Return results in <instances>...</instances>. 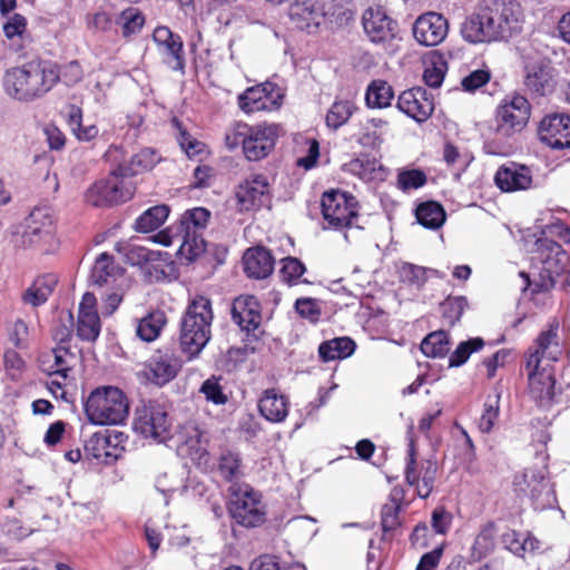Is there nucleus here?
I'll return each instance as SVG.
<instances>
[{"label":"nucleus","mask_w":570,"mask_h":570,"mask_svg":"<svg viewBox=\"0 0 570 570\" xmlns=\"http://www.w3.org/2000/svg\"><path fill=\"white\" fill-rule=\"evenodd\" d=\"M550 237H558L563 243H570V228L562 222L547 225L540 236L537 233L524 237L527 250L532 254V273L521 276L525 278L528 286H533L534 292L548 291L556 284V278L567 271L569 256L561 245Z\"/></svg>","instance_id":"1"},{"label":"nucleus","mask_w":570,"mask_h":570,"mask_svg":"<svg viewBox=\"0 0 570 570\" xmlns=\"http://www.w3.org/2000/svg\"><path fill=\"white\" fill-rule=\"evenodd\" d=\"M522 10L513 0H487L461 24L462 38L472 45L508 40L520 30Z\"/></svg>","instance_id":"2"},{"label":"nucleus","mask_w":570,"mask_h":570,"mask_svg":"<svg viewBox=\"0 0 570 570\" xmlns=\"http://www.w3.org/2000/svg\"><path fill=\"white\" fill-rule=\"evenodd\" d=\"M60 80V70L51 61L33 60L6 71L4 92L22 102L42 98Z\"/></svg>","instance_id":"3"},{"label":"nucleus","mask_w":570,"mask_h":570,"mask_svg":"<svg viewBox=\"0 0 570 570\" xmlns=\"http://www.w3.org/2000/svg\"><path fill=\"white\" fill-rule=\"evenodd\" d=\"M212 303L205 296H196L188 305L180 323L179 342L184 353L197 356L212 336Z\"/></svg>","instance_id":"4"},{"label":"nucleus","mask_w":570,"mask_h":570,"mask_svg":"<svg viewBox=\"0 0 570 570\" xmlns=\"http://www.w3.org/2000/svg\"><path fill=\"white\" fill-rule=\"evenodd\" d=\"M88 421L95 425H119L129 414V401L116 386H99L90 392L85 403Z\"/></svg>","instance_id":"5"},{"label":"nucleus","mask_w":570,"mask_h":570,"mask_svg":"<svg viewBox=\"0 0 570 570\" xmlns=\"http://www.w3.org/2000/svg\"><path fill=\"white\" fill-rule=\"evenodd\" d=\"M209 217L210 212L204 207L189 209L181 216L176 235L169 240L161 239L159 242L166 246L178 243V255L193 262L205 250L203 230L206 228Z\"/></svg>","instance_id":"6"},{"label":"nucleus","mask_w":570,"mask_h":570,"mask_svg":"<svg viewBox=\"0 0 570 570\" xmlns=\"http://www.w3.org/2000/svg\"><path fill=\"white\" fill-rule=\"evenodd\" d=\"M55 210L47 205L36 206L24 220L23 230L14 238L17 246L46 247L48 250L56 245Z\"/></svg>","instance_id":"7"},{"label":"nucleus","mask_w":570,"mask_h":570,"mask_svg":"<svg viewBox=\"0 0 570 570\" xmlns=\"http://www.w3.org/2000/svg\"><path fill=\"white\" fill-rule=\"evenodd\" d=\"M229 513L240 525L255 528L264 523L266 507L262 494L249 484L234 483L230 485Z\"/></svg>","instance_id":"8"},{"label":"nucleus","mask_w":570,"mask_h":570,"mask_svg":"<svg viewBox=\"0 0 570 570\" xmlns=\"http://www.w3.org/2000/svg\"><path fill=\"white\" fill-rule=\"evenodd\" d=\"M135 187L115 169L104 179L94 183L86 191L85 199L95 207L112 206L125 203L134 195Z\"/></svg>","instance_id":"9"},{"label":"nucleus","mask_w":570,"mask_h":570,"mask_svg":"<svg viewBox=\"0 0 570 570\" xmlns=\"http://www.w3.org/2000/svg\"><path fill=\"white\" fill-rule=\"evenodd\" d=\"M530 114L531 106L525 97L517 94L507 96L497 108V134L509 138L521 132L529 121Z\"/></svg>","instance_id":"10"},{"label":"nucleus","mask_w":570,"mask_h":570,"mask_svg":"<svg viewBox=\"0 0 570 570\" xmlns=\"http://www.w3.org/2000/svg\"><path fill=\"white\" fill-rule=\"evenodd\" d=\"M321 209L325 228L344 229L354 226L357 218V203L346 193L332 190L323 194Z\"/></svg>","instance_id":"11"},{"label":"nucleus","mask_w":570,"mask_h":570,"mask_svg":"<svg viewBox=\"0 0 570 570\" xmlns=\"http://www.w3.org/2000/svg\"><path fill=\"white\" fill-rule=\"evenodd\" d=\"M170 426L168 413L161 405L149 402L136 409L132 428L144 439L163 443L170 435Z\"/></svg>","instance_id":"12"},{"label":"nucleus","mask_w":570,"mask_h":570,"mask_svg":"<svg viewBox=\"0 0 570 570\" xmlns=\"http://www.w3.org/2000/svg\"><path fill=\"white\" fill-rule=\"evenodd\" d=\"M513 485L519 494L531 500L537 510L552 508L556 503L554 492L542 469H525L514 476Z\"/></svg>","instance_id":"13"},{"label":"nucleus","mask_w":570,"mask_h":570,"mask_svg":"<svg viewBox=\"0 0 570 570\" xmlns=\"http://www.w3.org/2000/svg\"><path fill=\"white\" fill-rule=\"evenodd\" d=\"M362 26L368 40L375 45L391 46L399 33L397 22L381 4H371L362 14Z\"/></svg>","instance_id":"14"},{"label":"nucleus","mask_w":570,"mask_h":570,"mask_svg":"<svg viewBox=\"0 0 570 570\" xmlns=\"http://www.w3.org/2000/svg\"><path fill=\"white\" fill-rule=\"evenodd\" d=\"M284 91L276 83L265 81L247 88L238 96V106L245 114L275 111L283 105Z\"/></svg>","instance_id":"15"},{"label":"nucleus","mask_w":570,"mask_h":570,"mask_svg":"<svg viewBox=\"0 0 570 570\" xmlns=\"http://www.w3.org/2000/svg\"><path fill=\"white\" fill-rule=\"evenodd\" d=\"M436 464L431 460L416 461V451L414 439L409 438V450L405 466V480L415 488L417 495L422 499L428 498L434 487L436 475Z\"/></svg>","instance_id":"16"},{"label":"nucleus","mask_w":570,"mask_h":570,"mask_svg":"<svg viewBox=\"0 0 570 570\" xmlns=\"http://www.w3.org/2000/svg\"><path fill=\"white\" fill-rule=\"evenodd\" d=\"M236 199L239 210L249 212L259 209L269 204V184L265 175L252 174L236 188Z\"/></svg>","instance_id":"17"},{"label":"nucleus","mask_w":570,"mask_h":570,"mask_svg":"<svg viewBox=\"0 0 570 570\" xmlns=\"http://www.w3.org/2000/svg\"><path fill=\"white\" fill-rule=\"evenodd\" d=\"M177 452L180 456L189 458L198 466L209 465L207 440L204 433L193 423H188L176 435Z\"/></svg>","instance_id":"18"},{"label":"nucleus","mask_w":570,"mask_h":570,"mask_svg":"<svg viewBox=\"0 0 570 570\" xmlns=\"http://www.w3.org/2000/svg\"><path fill=\"white\" fill-rule=\"evenodd\" d=\"M281 127L276 124H258L250 126L247 135L244 155L250 161H257L274 149L279 137Z\"/></svg>","instance_id":"19"},{"label":"nucleus","mask_w":570,"mask_h":570,"mask_svg":"<svg viewBox=\"0 0 570 570\" xmlns=\"http://www.w3.org/2000/svg\"><path fill=\"white\" fill-rule=\"evenodd\" d=\"M538 135L541 142L552 149L570 147V116L566 114H551L542 118Z\"/></svg>","instance_id":"20"},{"label":"nucleus","mask_w":570,"mask_h":570,"mask_svg":"<svg viewBox=\"0 0 570 570\" xmlns=\"http://www.w3.org/2000/svg\"><path fill=\"white\" fill-rule=\"evenodd\" d=\"M448 20L438 12L429 11L419 16L413 24L415 40L426 47L441 43L448 36Z\"/></svg>","instance_id":"21"},{"label":"nucleus","mask_w":570,"mask_h":570,"mask_svg":"<svg viewBox=\"0 0 570 570\" xmlns=\"http://www.w3.org/2000/svg\"><path fill=\"white\" fill-rule=\"evenodd\" d=\"M397 109L416 122H424L434 110L433 97L422 87L403 91L396 104Z\"/></svg>","instance_id":"22"},{"label":"nucleus","mask_w":570,"mask_h":570,"mask_svg":"<svg viewBox=\"0 0 570 570\" xmlns=\"http://www.w3.org/2000/svg\"><path fill=\"white\" fill-rule=\"evenodd\" d=\"M494 183L507 193L527 190L533 186V174L530 167L511 161L498 168Z\"/></svg>","instance_id":"23"},{"label":"nucleus","mask_w":570,"mask_h":570,"mask_svg":"<svg viewBox=\"0 0 570 570\" xmlns=\"http://www.w3.org/2000/svg\"><path fill=\"white\" fill-rule=\"evenodd\" d=\"M323 0H295L288 9V17L296 29L312 32L324 19Z\"/></svg>","instance_id":"24"},{"label":"nucleus","mask_w":570,"mask_h":570,"mask_svg":"<svg viewBox=\"0 0 570 570\" xmlns=\"http://www.w3.org/2000/svg\"><path fill=\"white\" fill-rule=\"evenodd\" d=\"M153 39L173 70L183 71L185 68L184 46L181 38L171 32L168 27L159 26L154 30Z\"/></svg>","instance_id":"25"},{"label":"nucleus","mask_w":570,"mask_h":570,"mask_svg":"<svg viewBox=\"0 0 570 570\" xmlns=\"http://www.w3.org/2000/svg\"><path fill=\"white\" fill-rule=\"evenodd\" d=\"M96 306V296L85 293L79 304L77 323V334L83 341L94 342L99 336L101 325Z\"/></svg>","instance_id":"26"},{"label":"nucleus","mask_w":570,"mask_h":570,"mask_svg":"<svg viewBox=\"0 0 570 570\" xmlns=\"http://www.w3.org/2000/svg\"><path fill=\"white\" fill-rule=\"evenodd\" d=\"M233 321L244 331L254 332L262 321L261 306L253 295H242L234 299L232 306Z\"/></svg>","instance_id":"27"},{"label":"nucleus","mask_w":570,"mask_h":570,"mask_svg":"<svg viewBox=\"0 0 570 570\" xmlns=\"http://www.w3.org/2000/svg\"><path fill=\"white\" fill-rule=\"evenodd\" d=\"M558 323H551L547 331H543L538 340L535 351L529 356L528 366L541 367L544 358L548 361H557L562 348L558 338Z\"/></svg>","instance_id":"28"},{"label":"nucleus","mask_w":570,"mask_h":570,"mask_svg":"<svg viewBox=\"0 0 570 570\" xmlns=\"http://www.w3.org/2000/svg\"><path fill=\"white\" fill-rule=\"evenodd\" d=\"M289 401L276 389H267L258 400L261 415L272 423H281L288 415Z\"/></svg>","instance_id":"29"},{"label":"nucleus","mask_w":570,"mask_h":570,"mask_svg":"<svg viewBox=\"0 0 570 570\" xmlns=\"http://www.w3.org/2000/svg\"><path fill=\"white\" fill-rule=\"evenodd\" d=\"M275 259L265 247L248 248L243 256L244 271L248 277L263 279L274 269Z\"/></svg>","instance_id":"30"},{"label":"nucleus","mask_w":570,"mask_h":570,"mask_svg":"<svg viewBox=\"0 0 570 570\" xmlns=\"http://www.w3.org/2000/svg\"><path fill=\"white\" fill-rule=\"evenodd\" d=\"M344 170L358 177L365 183L383 181L386 178V170L375 158L358 157L344 165Z\"/></svg>","instance_id":"31"},{"label":"nucleus","mask_w":570,"mask_h":570,"mask_svg":"<svg viewBox=\"0 0 570 570\" xmlns=\"http://www.w3.org/2000/svg\"><path fill=\"white\" fill-rule=\"evenodd\" d=\"M532 370L529 373V389L533 399L538 400L541 404L549 403L554 395V379L551 371L546 367L530 366Z\"/></svg>","instance_id":"32"},{"label":"nucleus","mask_w":570,"mask_h":570,"mask_svg":"<svg viewBox=\"0 0 570 570\" xmlns=\"http://www.w3.org/2000/svg\"><path fill=\"white\" fill-rule=\"evenodd\" d=\"M160 160L161 157L155 149L142 148L132 155L127 164L119 165L117 169L126 178L151 170Z\"/></svg>","instance_id":"33"},{"label":"nucleus","mask_w":570,"mask_h":570,"mask_svg":"<svg viewBox=\"0 0 570 570\" xmlns=\"http://www.w3.org/2000/svg\"><path fill=\"white\" fill-rule=\"evenodd\" d=\"M355 342L347 337H335L318 346V355L323 362H332L350 357L355 351Z\"/></svg>","instance_id":"34"},{"label":"nucleus","mask_w":570,"mask_h":570,"mask_svg":"<svg viewBox=\"0 0 570 570\" xmlns=\"http://www.w3.org/2000/svg\"><path fill=\"white\" fill-rule=\"evenodd\" d=\"M502 543L518 557H524L527 553H534L540 549V541L531 533H520L509 530L502 534Z\"/></svg>","instance_id":"35"},{"label":"nucleus","mask_w":570,"mask_h":570,"mask_svg":"<svg viewBox=\"0 0 570 570\" xmlns=\"http://www.w3.org/2000/svg\"><path fill=\"white\" fill-rule=\"evenodd\" d=\"M550 79V67L547 62L535 61L525 67L524 83L531 91L543 95Z\"/></svg>","instance_id":"36"},{"label":"nucleus","mask_w":570,"mask_h":570,"mask_svg":"<svg viewBox=\"0 0 570 570\" xmlns=\"http://www.w3.org/2000/svg\"><path fill=\"white\" fill-rule=\"evenodd\" d=\"M423 79L431 88H438L442 85L448 71L446 58L439 51H433L425 60Z\"/></svg>","instance_id":"37"},{"label":"nucleus","mask_w":570,"mask_h":570,"mask_svg":"<svg viewBox=\"0 0 570 570\" xmlns=\"http://www.w3.org/2000/svg\"><path fill=\"white\" fill-rule=\"evenodd\" d=\"M126 441V436L121 432H110L107 434L95 435V443L98 446V452L94 455L97 459H117L120 451L124 450L122 443Z\"/></svg>","instance_id":"38"},{"label":"nucleus","mask_w":570,"mask_h":570,"mask_svg":"<svg viewBox=\"0 0 570 570\" xmlns=\"http://www.w3.org/2000/svg\"><path fill=\"white\" fill-rule=\"evenodd\" d=\"M166 322L164 312L154 311L139 321L136 328L137 336L145 342H153L159 336Z\"/></svg>","instance_id":"39"},{"label":"nucleus","mask_w":570,"mask_h":570,"mask_svg":"<svg viewBox=\"0 0 570 570\" xmlns=\"http://www.w3.org/2000/svg\"><path fill=\"white\" fill-rule=\"evenodd\" d=\"M68 126L79 141H91L99 132L95 124H83L82 111L76 105L68 108Z\"/></svg>","instance_id":"40"},{"label":"nucleus","mask_w":570,"mask_h":570,"mask_svg":"<svg viewBox=\"0 0 570 570\" xmlns=\"http://www.w3.org/2000/svg\"><path fill=\"white\" fill-rule=\"evenodd\" d=\"M417 222L429 229H438L445 222L444 208L435 202L422 203L415 210Z\"/></svg>","instance_id":"41"},{"label":"nucleus","mask_w":570,"mask_h":570,"mask_svg":"<svg viewBox=\"0 0 570 570\" xmlns=\"http://www.w3.org/2000/svg\"><path fill=\"white\" fill-rule=\"evenodd\" d=\"M178 367L177 361L167 355L155 357L149 364L150 379L163 385L176 376Z\"/></svg>","instance_id":"42"},{"label":"nucleus","mask_w":570,"mask_h":570,"mask_svg":"<svg viewBox=\"0 0 570 570\" xmlns=\"http://www.w3.org/2000/svg\"><path fill=\"white\" fill-rule=\"evenodd\" d=\"M394 97L392 87L384 80H373L365 94V101L368 108H385L391 105Z\"/></svg>","instance_id":"43"},{"label":"nucleus","mask_w":570,"mask_h":570,"mask_svg":"<svg viewBox=\"0 0 570 570\" xmlns=\"http://www.w3.org/2000/svg\"><path fill=\"white\" fill-rule=\"evenodd\" d=\"M117 249L122 254L126 262L132 266H141L146 263L156 262L160 256L159 252L151 250L136 243L119 245Z\"/></svg>","instance_id":"44"},{"label":"nucleus","mask_w":570,"mask_h":570,"mask_svg":"<svg viewBox=\"0 0 570 570\" xmlns=\"http://www.w3.org/2000/svg\"><path fill=\"white\" fill-rule=\"evenodd\" d=\"M495 535L497 530L494 523H485L478 533L471 548V558L479 561L491 553L495 546Z\"/></svg>","instance_id":"45"},{"label":"nucleus","mask_w":570,"mask_h":570,"mask_svg":"<svg viewBox=\"0 0 570 570\" xmlns=\"http://www.w3.org/2000/svg\"><path fill=\"white\" fill-rule=\"evenodd\" d=\"M169 215V208L166 205H158L142 213L135 223L136 230L149 233L159 228Z\"/></svg>","instance_id":"46"},{"label":"nucleus","mask_w":570,"mask_h":570,"mask_svg":"<svg viewBox=\"0 0 570 570\" xmlns=\"http://www.w3.org/2000/svg\"><path fill=\"white\" fill-rule=\"evenodd\" d=\"M443 159L445 164L451 168L454 178L459 180L461 175L472 163L473 156L466 150L460 151L452 144H446L443 150Z\"/></svg>","instance_id":"47"},{"label":"nucleus","mask_w":570,"mask_h":570,"mask_svg":"<svg viewBox=\"0 0 570 570\" xmlns=\"http://www.w3.org/2000/svg\"><path fill=\"white\" fill-rule=\"evenodd\" d=\"M56 281L53 277L38 278L32 283L23 295V302L31 306H39L47 302L48 297L53 291Z\"/></svg>","instance_id":"48"},{"label":"nucleus","mask_w":570,"mask_h":570,"mask_svg":"<svg viewBox=\"0 0 570 570\" xmlns=\"http://www.w3.org/2000/svg\"><path fill=\"white\" fill-rule=\"evenodd\" d=\"M402 495L397 490H393L389 501L383 505L381 512V524L384 532L392 531L400 524L399 512L401 509Z\"/></svg>","instance_id":"49"},{"label":"nucleus","mask_w":570,"mask_h":570,"mask_svg":"<svg viewBox=\"0 0 570 570\" xmlns=\"http://www.w3.org/2000/svg\"><path fill=\"white\" fill-rule=\"evenodd\" d=\"M449 350V336L444 331L430 333L421 343L422 353L429 357H442Z\"/></svg>","instance_id":"50"},{"label":"nucleus","mask_w":570,"mask_h":570,"mask_svg":"<svg viewBox=\"0 0 570 570\" xmlns=\"http://www.w3.org/2000/svg\"><path fill=\"white\" fill-rule=\"evenodd\" d=\"M50 356L53 358V365L50 366V373L67 377L68 371L72 368L77 361L76 354L61 342L56 348L52 350Z\"/></svg>","instance_id":"51"},{"label":"nucleus","mask_w":570,"mask_h":570,"mask_svg":"<svg viewBox=\"0 0 570 570\" xmlns=\"http://www.w3.org/2000/svg\"><path fill=\"white\" fill-rule=\"evenodd\" d=\"M156 489L166 498L177 491H185L184 475L176 469L159 473L155 481Z\"/></svg>","instance_id":"52"},{"label":"nucleus","mask_w":570,"mask_h":570,"mask_svg":"<svg viewBox=\"0 0 570 570\" xmlns=\"http://www.w3.org/2000/svg\"><path fill=\"white\" fill-rule=\"evenodd\" d=\"M354 110L355 105L352 100H336L326 115V125L333 129L340 128L347 122Z\"/></svg>","instance_id":"53"},{"label":"nucleus","mask_w":570,"mask_h":570,"mask_svg":"<svg viewBox=\"0 0 570 570\" xmlns=\"http://www.w3.org/2000/svg\"><path fill=\"white\" fill-rule=\"evenodd\" d=\"M117 22L121 26L122 36L129 38L140 32L145 17L139 9L129 7L121 11Z\"/></svg>","instance_id":"54"},{"label":"nucleus","mask_w":570,"mask_h":570,"mask_svg":"<svg viewBox=\"0 0 570 570\" xmlns=\"http://www.w3.org/2000/svg\"><path fill=\"white\" fill-rule=\"evenodd\" d=\"M220 376H210L205 380L199 389L205 400L214 405H224L228 401V396L220 384Z\"/></svg>","instance_id":"55"},{"label":"nucleus","mask_w":570,"mask_h":570,"mask_svg":"<svg viewBox=\"0 0 570 570\" xmlns=\"http://www.w3.org/2000/svg\"><path fill=\"white\" fill-rule=\"evenodd\" d=\"M484 346V341L481 337H473L468 341L461 342L454 352L450 355L449 364L452 367L463 365L474 352L480 351Z\"/></svg>","instance_id":"56"},{"label":"nucleus","mask_w":570,"mask_h":570,"mask_svg":"<svg viewBox=\"0 0 570 570\" xmlns=\"http://www.w3.org/2000/svg\"><path fill=\"white\" fill-rule=\"evenodd\" d=\"M118 269L114 266L112 257L106 253L100 254L91 271L92 282L102 285L108 283L110 277H114Z\"/></svg>","instance_id":"57"},{"label":"nucleus","mask_w":570,"mask_h":570,"mask_svg":"<svg viewBox=\"0 0 570 570\" xmlns=\"http://www.w3.org/2000/svg\"><path fill=\"white\" fill-rule=\"evenodd\" d=\"M250 126L243 121L230 124L225 131V146L228 150H235L242 146L245 149L247 135Z\"/></svg>","instance_id":"58"},{"label":"nucleus","mask_w":570,"mask_h":570,"mask_svg":"<svg viewBox=\"0 0 570 570\" xmlns=\"http://www.w3.org/2000/svg\"><path fill=\"white\" fill-rule=\"evenodd\" d=\"M174 124L178 130V134H177L178 144H179L181 150L189 158L200 156L202 154H204L206 151V146L204 142H202L200 140L196 139L190 134H188L177 120H174Z\"/></svg>","instance_id":"59"},{"label":"nucleus","mask_w":570,"mask_h":570,"mask_svg":"<svg viewBox=\"0 0 570 570\" xmlns=\"http://www.w3.org/2000/svg\"><path fill=\"white\" fill-rule=\"evenodd\" d=\"M219 472L229 482L239 479L243 475L239 456L232 452L223 454L219 459Z\"/></svg>","instance_id":"60"},{"label":"nucleus","mask_w":570,"mask_h":570,"mask_svg":"<svg viewBox=\"0 0 570 570\" xmlns=\"http://www.w3.org/2000/svg\"><path fill=\"white\" fill-rule=\"evenodd\" d=\"M426 183V175L420 169H405L397 174V187L403 191L417 189Z\"/></svg>","instance_id":"61"},{"label":"nucleus","mask_w":570,"mask_h":570,"mask_svg":"<svg viewBox=\"0 0 570 570\" xmlns=\"http://www.w3.org/2000/svg\"><path fill=\"white\" fill-rule=\"evenodd\" d=\"M466 305V299L463 296L449 297L441 305L444 320L450 325L455 324L458 321H460Z\"/></svg>","instance_id":"62"},{"label":"nucleus","mask_w":570,"mask_h":570,"mask_svg":"<svg viewBox=\"0 0 570 570\" xmlns=\"http://www.w3.org/2000/svg\"><path fill=\"white\" fill-rule=\"evenodd\" d=\"M283 266L281 269V274L283 279L293 284L304 274L305 266L304 264L294 257H286L282 259Z\"/></svg>","instance_id":"63"},{"label":"nucleus","mask_w":570,"mask_h":570,"mask_svg":"<svg viewBox=\"0 0 570 570\" xmlns=\"http://www.w3.org/2000/svg\"><path fill=\"white\" fill-rule=\"evenodd\" d=\"M499 417V397L484 404V411L479 421V429L483 433H489Z\"/></svg>","instance_id":"64"}]
</instances>
